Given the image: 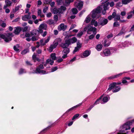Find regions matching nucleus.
Returning <instances> with one entry per match:
<instances>
[{
    "label": "nucleus",
    "mask_w": 134,
    "mask_h": 134,
    "mask_svg": "<svg viewBox=\"0 0 134 134\" xmlns=\"http://www.w3.org/2000/svg\"><path fill=\"white\" fill-rule=\"evenodd\" d=\"M14 36L12 33L4 34H0V38L3 39L6 42H8L12 40V38Z\"/></svg>",
    "instance_id": "f03ea898"
},
{
    "label": "nucleus",
    "mask_w": 134,
    "mask_h": 134,
    "mask_svg": "<svg viewBox=\"0 0 134 134\" xmlns=\"http://www.w3.org/2000/svg\"><path fill=\"white\" fill-rule=\"evenodd\" d=\"M51 57L53 60H55L56 59V57L55 56V53H52L51 55Z\"/></svg>",
    "instance_id": "a19ab883"
},
{
    "label": "nucleus",
    "mask_w": 134,
    "mask_h": 134,
    "mask_svg": "<svg viewBox=\"0 0 134 134\" xmlns=\"http://www.w3.org/2000/svg\"><path fill=\"white\" fill-rule=\"evenodd\" d=\"M117 84L116 83L114 82L110 84L109 86V88L107 91L108 93L113 90V92H117Z\"/></svg>",
    "instance_id": "39448f33"
},
{
    "label": "nucleus",
    "mask_w": 134,
    "mask_h": 134,
    "mask_svg": "<svg viewBox=\"0 0 134 134\" xmlns=\"http://www.w3.org/2000/svg\"><path fill=\"white\" fill-rule=\"evenodd\" d=\"M54 62L53 60H51V59H48L46 60L45 64H44V66H46L47 64H49L52 65L53 64Z\"/></svg>",
    "instance_id": "4be33fe9"
},
{
    "label": "nucleus",
    "mask_w": 134,
    "mask_h": 134,
    "mask_svg": "<svg viewBox=\"0 0 134 134\" xmlns=\"http://www.w3.org/2000/svg\"><path fill=\"white\" fill-rule=\"evenodd\" d=\"M98 7L96 9H93L90 13V15L93 19H97L99 18L100 15L99 13L101 12Z\"/></svg>",
    "instance_id": "7ed1b4c3"
},
{
    "label": "nucleus",
    "mask_w": 134,
    "mask_h": 134,
    "mask_svg": "<svg viewBox=\"0 0 134 134\" xmlns=\"http://www.w3.org/2000/svg\"><path fill=\"white\" fill-rule=\"evenodd\" d=\"M58 69V68L57 66H55L52 68L51 70V72H53L55 71Z\"/></svg>",
    "instance_id": "6e6d98bb"
},
{
    "label": "nucleus",
    "mask_w": 134,
    "mask_h": 134,
    "mask_svg": "<svg viewBox=\"0 0 134 134\" xmlns=\"http://www.w3.org/2000/svg\"><path fill=\"white\" fill-rule=\"evenodd\" d=\"M91 24L92 25H94L95 27L97 26L98 23L97 21L94 19H92L91 21Z\"/></svg>",
    "instance_id": "473e14b6"
},
{
    "label": "nucleus",
    "mask_w": 134,
    "mask_h": 134,
    "mask_svg": "<svg viewBox=\"0 0 134 134\" xmlns=\"http://www.w3.org/2000/svg\"><path fill=\"white\" fill-rule=\"evenodd\" d=\"M57 2L58 5H61L63 3V0H57Z\"/></svg>",
    "instance_id": "864d4df0"
},
{
    "label": "nucleus",
    "mask_w": 134,
    "mask_h": 134,
    "mask_svg": "<svg viewBox=\"0 0 134 134\" xmlns=\"http://www.w3.org/2000/svg\"><path fill=\"white\" fill-rule=\"evenodd\" d=\"M124 47H125V46H124V43L123 44L122 43H121L119 45V47L122 48Z\"/></svg>",
    "instance_id": "e2e57ef3"
},
{
    "label": "nucleus",
    "mask_w": 134,
    "mask_h": 134,
    "mask_svg": "<svg viewBox=\"0 0 134 134\" xmlns=\"http://www.w3.org/2000/svg\"><path fill=\"white\" fill-rule=\"evenodd\" d=\"M91 16L90 14L88 15L86 18L84 22L87 23H89L91 20Z\"/></svg>",
    "instance_id": "a878e982"
},
{
    "label": "nucleus",
    "mask_w": 134,
    "mask_h": 134,
    "mask_svg": "<svg viewBox=\"0 0 134 134\" xmlns=\"http://www.w3.org/2000/svg\"><path fill=\"white\" fill-rule=\"evenodd\" d=\"M26 72V71L25 69L21 68L19 70V75H21Z\"/></svg>",
    "instance_id": "cd10ccee"
},
{
    "label": "nucleus",
    "mask_w": 134,
    "mask_h": 134,
    "mask_svg": "<svg viewBox=\"0 0 134 134\" xmlns=\"http://www.w3.org/2000/svg\"><path fill=\"white\" fill-rule=\"evenodd\" d=\"M74 5L76 7L78 8L79 10H80L82 8L83 3L82 1H78L75 2Z\"/></svg>",
    "instance_id": "6e6552de"
},
{
    "label": "nucleus",
    "mask_w": 134,
    "mask_h": 134,
    "mask_svg": "<svg viewBox=\"0 0 134 134\" xmlns=\"http://www.w3.org/2000/svg\"><path fill=\"white\" fill-rule=\"evenodd\" d=\"M109 99L110 97H109L108 98L107 97H104L103 98L102 101L104 103H105L107 102Z\"/></svg>",
    "instance_id": "f704fd0d"
},
{
    "label": "nucleus",
    "mask_w": 134,
    "mask_h": 134,
    "mask_svg": "<svg viewBox=\"0 0 134 134\" xmlns=\"http://www.w3.org/2000/svg\"><path fill=\"white\" fill-rule=\"evenodd\" d=\"M22 29L23 28L20 26L15 27V29L14 31V33L16 35H18Z\"/></svg>",
    "instance_id": "a211bd4d"
},
{
    "label": "nucleus",
    "mask_w": 134,
    "mask_h": 134,
    "mask_svg": "<svg viewBox=\"0 0 134 134\" xmlns=\"http://www.w3.org/2000/svg\"><path fill=\"white\" fill-rule=\"evenodd\" d=\"M39 33H40L39 30L34 29L31 31L30 34L32 36H37Z\"/></svg>",
    "instance_id": "f3484780"
},
{
    "label": "nucleus",
    "mask_w": 134,
    "mask_h": 134,
    "mask_svg": "<svg viewBox=\"0 0 134 134\" xmlns=\"http://www.w3.org/2000/svg\"><path fill=\"white\" fill-rule=\"evenodd\" d=\"M51 127V126H48V127H46V128L44 129L42 131L40 132V133H44L45 132H46L47 131V130L49 129Z\"/></svg>",
    "instance_id": "72a5a7b5"
},
{
    "label": "nucleus",
    "mask_w": 134,
    "mask_h": 134,
    "mask_svg": "<svg viewBox=\"0 0 134 134\" xmlns=\"http://www.w3.org/2000/svg\"><path fill=\"white\" fill-rule=\"evenodd\" d=\"M67 40L70 45L75 43L77 41V38L75 37H73L72 38H69Z\"/></svg>",
    "instance_id": "ddd939ff"
},
{
    "label": "nucleus",
    "mask_w": 134,
    "mask_h": 134,
    "mask_svg": "<svg viewBox=\"0 0 134 134\" xmlns=\"http://www.w3.org/2000/svg\"><path fill=\"white\" fill-rule=\"evenodd\" d=\"M132 1V0H122V4H126Z\"/></svg>",
    "instance_id": "c9c22d12"
},
{
    "label": "nucleus",
    "mask_w": 134,
    "mask_h": 134,
    "mask_svg": "<svg viewBox=\"0 0 134 134\" xmlns=\"http://www.w3.org/2000/svg\"><path fill=\"white\" fill-rule=\"evenodd\" d=\"M122 83L126 85H127L128 84L127 81L124 78H123L122 79Z\"/></svg>",
    "instance_id": "09e8293b"
},
{
    "label": "nucleus",
    "mask_w": 134,
    "mask_h": 134,
    "mask_svg": "<svg viewBox=\"0 0 134 134\" xmlns=\"http://www.w3.org/2000/svg\"><path fill=\"white\" fill-rule=\"evenodd\" d=\"M30 13H28L29 15H25L24 16H23L22 17V20L24 21H26L30 19L31 17L30 15Z\"/></svg>",
    "instance_id": "5701e85b"
},
{
    "label": "nucleus",
    "mask_w": 134,
    "mask_h": 134,
    "mask_svg": "<svg viewBox=\"0 0 134 134\" xmlns=\"http://www.w3.org/2000/svg\"><path fill=\"white\" fill-rule=\"evenodd\" d=\"M67 27V25H65L64 24L62 23L58 26V29L59 31H64L66 30Z\"/></svg>",
    "instance_id": "1a4fd4ad"
},
{
    "label": "nucleus",
    "mask_w": 134,
    "mask_h": 134,
    "mask_svg": "<svg viewBox=\"0 0 134 134\" xmlns=\"http://www.w3.org/2000/svg\"><path fill=\"white\" fill-rule=\"evenodd\" d=\"M87 29H88L87 32L89 31H92L93 34L94 35H91L89 37V38L90 39H93L94 36V35L96 33V29L95 27H93L92 26L90 25H88L84 29V30H86Z\"/></svg>",
    "instance_id": "20e7f679"
},
{
    "label": "nucleus",
    "mask_w": 134,
    "mask_h": 134,
    "mask_svg": "<svg viewBox=\"0 0 134 134\" xmlns=\"http://www.w3.org/2000/svg\"><path fill=\"white\" fill-rule=\"evenodd\" d=\"M80 48H78L77 47H75V49L74 50L73 52L74 53H75L77 52V51H78Z\"/></svg>",
    "instance_id": "680f3d73"
},
{
    "label": "nucleus",
    "mask_w": 134,
    "mask_h": 134,
    "mask_svg": "<svg viewBox=\"0 0 134 134\" xmlns=\"http://www.w3.org/2000/svg\"><path fill=\"white\" fill-rule=\"evenodd\" d=\"M82 103H80L78 104L69 109L67 111H66V113L68 112H69V111H71V110H73L74 109L77 108L78 107H79V106L81 105L82 104Z\"/></svg>",
    "instance_id": "393cba45"
},
{
    "label": "nucleus",
    "mask_w": 134,
    "mask_h": 134,
    "mask_svg": "<svg viewBox=\"0 0 134 134\" xmlns=\"http://www.w3.org/2000/svg\"><path fill=\"white\" fill-rule=\"evenodd\" d=\"M90 54V52L88 50H86L84 51L83 53V55L81 56L82 58H84L88 56Z\"/></svg>",
    "instance_id": "aec40b11"
},
{
    "label": "nucleus",
    "mask_w": 134,
    "mask_h": 134,
    "mask_svg": "<svg viewBox=\"0 0 134 134\" xmlns=\"http://www.w3.org/2000/svg\"><path fill=\"white\" fill-rule=\"evenodd\" d=\"M103 96V95L101 96L98 99H97L93 104L94 105H95L98 104L99 103V101L102 99Z\"/></svg>",
    "instance_id": "c03bdc74"
},
{
    "label": "nucleus",
    "mask_w": 134,
    "mask_h": 134,
    "mask_svg": "<svg viewBox=\"0 0 134 134\" xmlns=\"http://www.w3.org/2000/svg\"><path fill=\"white\" fill-rule=\"evenodd\" d=\"M83 32L82 31H80L77 35V37L79 38H80L83 35Z\"/></svg>",
    "instance_id": "37998d69"
},
{
    "label": "nucleus",
    "mask_w": 134,
    "mask_h": 134,
    "mask_svg": "<svg viewBox=\"0 0 134 134\" xmlns=\"http://www.w3.org/2000/svg\"><path fill=\"white\" fill-rule=\"evenodd\" d=\"M74 0H66L65 3L64 4L66 6H68L70 3L73 2Z\"/></svg>",
    "instance_id": "c756f323"
},
{
    "label": "nucleus",
    "mask_w": 134,
    "mask_h": 134,
    "mask_svg": "<svg viewBox=\"0 0 134 134\" xmlns=\"http://www.w3.org/2000/svg\"><path fill=\"white\" fill-rule=\"evenodd\" d=\"M82 46V44L80 42L79 40H78L77 42V46L76 47L80 48Z\"/></svg>",
    "instance_id": "49530a36"
},
{
    "label": "nucleus",
    "mask_w": 134,
    "mask_h": 134,
    "mask_svg": "<svg viewBox=\"0 0 134 134\" xmlns=\"http://www.w3.org/2000/svg\"><path fill=\"white\" fill-rule=\"evenodd\" d=\"M32 58L34 60H37L38 61H39L40 60L38 58H37L36 57V55L35 54H34L32 56Z\"/></svg>",
    "instance_id": "8fccbe9b"
},
{
    "label": "nucleus",
    "mask_w": 134,
    "mask_h": 134,
    "mask_svg": "<svg viewBox=\"0 0 134 134\" xmlns=\"http://www.w3.org/2000/svg\"><path fill=\"white\" fill-rule=\"evenodd\" d=\"M58 44V42H54L53 44L51 45L49 49V51L50 52H52L53 50L55 48Z\"/></svg>",
    "instance_id": "9b49d317"
},
{
    "label": "nucleus",
    "mask_w": 134,
    "mask_h": 134,
    "mask_svg": "<svg viewBox=\"0 0 134 134\" xmlns=\"http://www.w3.org/2000/svg\"><path fill=\"white\" fill-rule=\"evenodd\" d=\"M38 36H32L31 38V40L33 41H37L38 40Z\"/></svg>",
    "instance_id": "58836bf2"
},
{
    "label": "nucleus",
    "mask_w": 134,
    "mask_h": 134,
    "mask_svg": "<svg viewBox=\"0 0 134 134\" xmlns=\"http://www.w3.org/2000/svg\"><path fill=\"white\" fill-rule=\"evenodd\" d=\"M76 58L75 57H74L73 59H71L69 62L68 63L69 64H70L72 63V62L76 60Z\"/></svg>",
    "instance_id": "13d9d810"
},
{
    "label": "nucleus",
    "mask_w": 134,
    "mask_h": 134,
    "mask_svg": "<svg viewBox=\"0 0 134 134\" xmlns=\"http://www.w3.org/2000/svg\"><path fill=\"white\" fill-rule=\"evenodd\" d=\"M5 3L6 5H5L4 7V8L5 9L8 6H10L11 5L12 2L9 0H5Z\"/></svg>",
    "instance_id": "412c9836"
},
{
    "label": "nucleus",
    "mask_w": 134,
    "mask_h": 134,
    "mask_svg": "<svg viewBox=\"0 0 134 134\" xmlns=\"http://www.w3.org/2000/svg\"><path fill=\"white\" fill-rule=\"evenodd\" d=\"M46 23L48 24L49 25H54L55 23L54 20L51 19H49L47 21Z\"/></svg>",
    "instance_id": "bb28decb"
},
{
    "label": "nucleus",
    "mask_w": 134,
    "mask_h": 134,
    "mask_svg": "<svg viewBox=\"0 0 134 134\" xmlns=\"http://www.w3.org/2000/svg\"><path fill=\"white\" fill-rule=\"evenodd\" d=\"M28 52L27 49H24L21 52V54L23 55H24L26 54Z\"/></svg>",
    "instance_id": "603ef678"
},
{
    "label": "nucleus",
    "mask_w": 134,
    "mask_h": 134,
    "mask_svg": "<svg viewBox=\"0 0 134 134\" xmlns=\"http://www.w3.org/2000/svg\"><path fill=\"white\" fill-rule=\"evenodd\" d=\"M65 40V42L62 43L60 45L61 47L63 48H68V47L70 45L67 40Z\"/></svg>",
    "instance_id": "dca6fc26"
},
{
    "label": "nucleus",
    "mask_w": 134,
    "mask_h": 134,
    "mask_svg": "<svg viewBox=\"0 0 134 134\" xmlns=\"http://www.w3.org/2000/svg\"><path fill=\"white\" fill-rule=\"evenodd\" d=\"M44 68L43 64H40L38 67L36 68L35 73L42 74H46L48 73L42 69Z\"/></svg>",
    "instance_id": "423d86ee"
},
{
    "label": "nucleus",
    "mask_w": 134,
    "mask_h": 134,
    "mask_svg": "<svg viewBox=\"0 0 134 134\" xmlns=\"http://www.w3.org/2000/svg\"><path fill=\"white\" fill-rule=\"evenodd\" d=\"M40 42L42 46L45 45L44 42V39H42L40 40Z\"/></svg>",
    "instance_id": "bf43d9fd"
},
{
    "label": "nucleus",
    "mask_w": 134,
    "mask_h": 134,
    "mask_svg": "<svg viewBox=\"0 0 134 134\" xmlns=\"http://www.w3.org/2000/svg\"><path fill=\"white\" fill-rule=\"evenodd\" d=\"M19 47V45L17 44L15 46H14L13 47V49L16 52H20L19 49H18Z\"/></svg>",
    "instance_id": "c85d7f7f"
},
{
    "label": "nucleus",
    "mask_w": 134,
    "mask_h": 134,
    "mask_svg": "<svg viewBox=\"0 0 134 134\" xmlns=\"http://www.w3.org/2000/svg\"><path fill=\"white\" fill-rule=\"evenodd\" d=\"M28 29V27L27 26H25L23 28L22 30L23 32H25Z\"/></svg>",
    "instance_id": "774afa93"
},
{
    "label": "nucleus",
    "mask_w": 134,
    "mask_h": 134,
    "mask_svg": "<svg viewBox=\"0 0 134 134\" xmlns=\"http://www.w3.org/2000/svg\"><path fill=\"white\" fill-rule=\"evenodd\" d=\"M52 12L54 14H61V11L59 8H54L53 9Z\"/></svg>",
    "instance_id": "b1692460"
},
{
    "label": "nucleus",
    "mask_w": 134,
    "mask_h": 134,
    "mask_svg": "<svg viewBox=\"0 0 134 134\" xmlns=\"http://www.w3.org/2000/svg\"><path fill=\"white\" fill-rule=\"evenodd\" d=\"M108 41L107 40H104L103 44H104V46L105 47H108L110 45V42H108L107 43Z\"/></svg>",
    "instance_id": "2f4dec72"
},
{
    "label": "nucleus",
    "mask_w": 134,
    "mask_h": 134,
    "mask_svg": "<svg viewBox=\"0 0 134 134\" xmlns=\"http://www.w3.org/2000/svg\"><path fill=\"white\" fill-rule=\"evenodd\" d=\"M70 52V49L69 48H64L62 52V54L63 55L62 56V58L63 59H65V58L67 57V54Z\"/></svg>",
    "instance_id": "9d476101"
},
{
    "label": "nucleus",
    "mask_w": 134,
    "mask_h": 134,
    "mask_svg": "<svg viewBox=\"0 0 134 134\" xmlns=\"http://www.w3.org/2000/svg\"><path fill=\"white\" fill-rule=\"evenodd\" d=\"M109 4L111 7H113L114 5V3L113 1H111L110 3H109Z\"/></svg>",
    "instance_id": "0e129e2a"
},
{
    "label": "nucleus",
    "mask_w": 134,
    "mask_h": 134,
    "mask_svg": "<svg viewBox=\"0 0 134 134\" xmlns=\"http://www.w3.org/2000/svg\"><path fill=\"white\" fill-rule=\"evenodd\" d=\"M50 0H43V2L44 4H49L50 3Z\"/></svg>",
    "instance_id": "338daca9"
},
{
    "label": "nucleus",
    "mask_w": 134,
    "mask_h": 134,
    "mask_svg": "<svg viewBox=\"0 0 134 134\" xmlns=\"http://www.w3.org/2000/svg\"><path fill=\"white\" fill-rule=\"evenodd\" d=\"M59 9H60V10L61 11V13H62L66 9V7L65 6H62Z\"/></svg>",
    "instance_id": "79ce46f5"
},
{
    "label": "nucleus",
    "mask_w": 134,
    "mask_h": 134,
    "mask_svg": "<svg viewBox=\"0 0 134 134\" xmlns=\"http://www.w3.org/2000/svg\"><path fill=\"white\" fill-rule=\"evenodd\" d=\"M38 15L39 16H40L41 17H44V16L43 15H42L41 14V10L39 9L38 10Z\"/></svg>",
    "instance_id": "3c124183"
},
{
    "label": "nucleus",
    "mask_w": 134,
    "mask_h": 134,
    "mask_svg": "<svg viewBox=\"0 0 134 134\" xmlns=\"http://www.w3.org/2000/svg\"><path fill=\"white\" fill-rule=\"evenodd\" d=\"M48 7L47 6L43 8V12L44 13H45L48 10Z\"/></svg>",
    "instance_id": "052dcab7"
},
{
    "label": "nucleus",
    "mask_w": 134,
    "mask_h": 134,
    "mask_svg": "<svg viewBox=\"0 0 134 134\" xmlns=\"http://www.w3.org/2000/svg\"><path fill=\"white\" fill-rule=\"evenodd\" d=\"M125 33V29L122 28L121 30L120 31L118 34V36H120L124 34Z\"/></svg>",
    "instance_id": "ea45409f"
},
{
    "label": "nucleus",
    "mask_w": 134,
    "mask_h": 134,
    "mask_svg": "<svg viewBox=\"0 0 134 134\" xmlns=\"http://www.w3.org/2000/svg\"><path fill=\"white\" fill-rule=\"evenodd\" d=\"M53 19L55 21V23L57 22L58 20V17L57 15H55L53 17Z\"/></svg>",
    "instance_id": "de8ad7c7"
},
{
    "label": "nucleus",
    "mask_w": 134,
    "mask_h": 134,
    "mask_svg": "<svg viewBox=\"0 0 134 134\" xmlns=\"http://www.w3.org/2000/svg\"><path fill=\"white\" fill-rule=\"evenodd\" d=\"M110 50L108 49H106L104 50L103 52L100 53L101 55L103 56V54L105 56H108L110 55Z\"/></svg>",
    "instance_id": "2eb2a0df"
},
{
    "label": "nucleus",
    "mask_w": 134,
    "mask_h": 134,
    "mask_svg": "<svg viewBox=\"0 0 134 134\" xmlns=\"http://www.w3.org/2000/svg\"><path fill=\"white\" fill-rule=\"evenodd\" d=\"M134 123V119L127 121L121 125L119 127V132L120 133H123L125 131L130 130L131 126Z\"/></svg>",
    "instance_id": "f257e3e1"
},
{
    "label": "nucleus",
    "mask_w": 134,
    "mask_h": 134,
    "mask_svg": "<svg viewBox=\"0 0 134 134\" xmlns=\"http://www.w3.org/2000/svg\"><path fill=\"white\" fill-rule=\"evenodd\" d=\"M94 106V105L93 104L90 106V107L87 110V111L88 112L90 111L91 109Z\"/></svg>",
    "instance_id": "69168bd1"
},
{
    "label": "nucleus",
    "mask_w": 134,
    "mask_h": 134,
    "mask_svg": "<svg viewBox=\"0 0 134 134\" xmlns=\"http://www.w3.org/2000/svg\"><path fill=\"white\" fill-rule=\"evenodd\" d=\"M117 75H114L112 76H111L107 77V79L108 80H111L112 79H114L116 78Z\"/></svg>",
    "instance_id": "a18cd8bd"
},
{
    "label": "nucleus",
    "mask_w": 134,
    "mask_h": 134,
    "mask_svg": "<svg viewBox=\"0 0 134 134\" xmlns=\"http://www.w3.org/2000/svg\"><path fill=\"white\" fill-rule=\"evenodd\" d=\"M109 5V2H108L98 7L101 11L102 10V14H105L106 13V10L108 9Z\"/></svg>",
    "instance_id": "0eeeda50"
},
{
    "label": "nucleus",
    "mask_w": 134,
    "mask_h": 134,
    "mask_svg": "<svg viewBox=\"0 0 134 134\" xmlns=\"http://www.w3.org/2000/svg\"><path fill=\"white\" fill-rule=\"evenodd\" d=\"M79 114H77L75 115L72 118V120H74L76 119L79 116Z\"/></svg>",
    "instance_id": "5fc2aeb1"
},
{
    "label": "nucleus",
    "mask_w": 134,
    "mask_h": 134,
    "mask_svg": "<svg viewBox=\"0 0 134 134\" xmlns=\"http://www.w3.org/2000/svg\"><path fill=\"white\" fill-rule=\"evenodd\" d=\"M108 21V20L107 19H103L100 21L99 24L100 25L103 26L106 24Z\"/></svg>",
    "instance_id": "6ab92c4d"
},
{
    "label": "nucleus",
    "mask_w": 134,
    "mask_h": 134,
    "mask_svg": "<svg viewBox=\"0 0 134 134\" xmlns=\"http://www.w3.org/2000/svg\"><path fill=\"white\" fill-rule=\"evenodd\" d=\"M114 18V20L117 21V16L116 15V13L115 12H113L111 15L109 16L108 17V19L109 20H111L112 18Z\"/></svg>",
    "instance_id": "4468645a"
},
{
    "label": "nucleus",
    "mask_w": 134,
    "mask_h": 134,
    "mask_svg": "<svg viewBox=\"0 0 134 134\" xmlns=\"http://www.w3.org/2000/svg\"><path fill=\"white\" fill-rule=\"evenodd\" d=\"M102 47L103 46L102 44H99L97 45L96 48L98 51H100L101 50Z\"/></svg>",
    "instance_id": "7c9ffc66"
},
{
    "label": "nucleus",
    "mask_w": 134,
    "mask_h": 134,
    "mask_svg": "<svg viewBox=\"0 0 134 134\" xmlns=\"http://www.w3.org/2000/svg\"><path fill=\"white\" fill-rule=\"evenodd\" d=\"M131 43L130 42L126 41L124 43V46L127 47L129 46V45H131Z\"/></svg>",
    "instance_id": "e433bc0d"
},
{
    "label": "nucleus",
    "mask_w": 134,
    "mask_h": 134,
    "mask_svg": "<svg viewBox=\"0 0 134 134\" xmlns=\"http://www.w3.org/2000/svg\"><path fill=\"white\" fill-rule=\"evenodd\" d=\"M50 39V37H49L46 39H44V42L45 45L49 41Z\"/></svg>",
    "instance_id": "4d7b16f0"
},
{
    "label": "nucleus",
    "mask_w": 134,
    "mask_h": 134,
    "mask_svg": "<svg viewBox=\"0 0 134 134\" xmlns=\"http://www.w3.org/2000/svg\"><path fill=\"white\" fill-rule=\"evenodd\" d=\"M47 25L45 24H40L39 26L38 29L40 33H42L43 32V30H46L47 29Z\"/></svg>",
    "instance_id": "f8f14e48"
},
{
    "label": "nucleus",
    "mask_w": 134,
    "mask_h": 134,
    "mask_svg": "<svg viewBox=\"0 0 134 134\" xmlns=\"http://www.w3.org/2000/svg\"><path fill=\"white\" fill-rule=\"evenodd\" d=\"M72 14L74 15L78 13V10L75 8H73L72 9Z\"/></svg>",
    "instance_id": "4c0bfd02"
}]
</instances>
